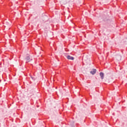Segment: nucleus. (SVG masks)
Segmentation results:
<instances>
[{
  "label": "nucleus",
  "mask_w": 127,
  "mask_h": 127,
  "mask_svg": "<svg viewBox=\"0 0 127 127\" xmlns=\"http://www.w3.org/2000/svg\"><path fill=\"white\" fill-rule=\"evenodd\" d=\"M25 60L26 61V63H28V62L32 61V59L30 58V56L29 55H27L25 58Z\"/></svg>",
  "instance_id": "nucleus-1"
},
{
  "label": "nucleus",
  "mask_w": 127,
  "mask_h": 127,
  "mask_svg": "<svg viewBox=\"0 0 127 127\" xmlns=\"http://www.w3.org/2000/svg\"><path fill=\"white\" fill-rule=\"evenodd\" d=\"M96 72H97V70L96 69H93L92 71H90V73L92 75H95V74H96Z\"/></svg>",
  "instance_id": "nucleus-2"
},
{
  "label": "nucleus",
  "mask_w": 127,
  "mask_h": 127,
  "mask_svg": "<svg viewBox=\"0 0 127 127\" xmlns=\"http://www.w3.org/2000/svg\"><path fill=\"white\" fill-rule=\"evenodd\" d=\"M66 58L67 59H68V60H73L74 59V57L70 56H66Z\"/></svg>",
  "instance_id": "nucleus-3"
},
{
  "label": "nucleus",
  "mask_w": 127,
  "mask_h": 127,
  "mask_svg": "<svg viewBox=\"0 0 127 127\" xmlns=\"http://www.w3.org/2000/svg\"><path fill=\"white\" fill-rule=\"evenodd\" d=\"M100 76L102 79V80H103V79H104V73L103 72H100Z\"/></svg>",
  "instance_id": "nucleus-4"
}]
</instances>
